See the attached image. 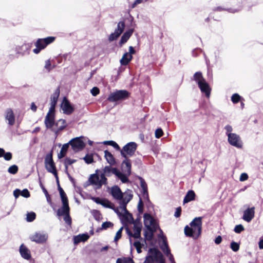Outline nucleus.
Returning a JSON list of instances; mask_svg holds the SVG:
<instances>
[{"mask_svg": "<svg viewBox=\"0 0 263 263\" xmlns=\"http://www.w3.org/2000/svg\"><path fill=\"white\" fill-rule=\"evenodd\" d=\"M134 31V28H130L123 33L119 42V45L120 47H122L124 44L127 42L128 39L132 35Z\"/></svg>", "mask_w": 263, "mask_h": 263, "instance_id": "6ab92c4d", "label": "nucleus"}, {"mask_svg": "<svg viewBox=\"0 0 263 263\" xmlns=\"http://www.w3.org/2000/svg\"><path fill=\"white\" fill-rule=\"evenodd\" d=\"M60 95V89L58 88L55 89L54 93L52 95L50 99V105L52 107L55 106Z\"/></svg>", "mask_w": 263, "mask_h": 263, "instance_id": "c9c22d12", "label": "nucleus"}, {"mask_svg": "<svg viewBox=\"0 0 263 263\" xmlns=\"http://www.w3.org/2000/svg\"><path fill=\"white\" fill-rule=\"evenodd\" d=\"M101 202L102 204H100L102 205L103 207L112 209V203L107 199H102V201Z\"/></svg>", "mask_w": 263, "mask_h": 263, "instance_id": "8fccbe9b", "label": "nucleus"}, {"mask_svg": "<svg viewBox=\"0 0 263 263\" xmlns=\"http://www.w3.org/2000/svg\"><path fill=\"white\" fill-rule=\"evenodd\" d=\"M160 247L163 253L168 256L170 254L171 250L169 248L168 245L167 243L166 237L162 235V242L161 245H160Z\"/></svg>", "mask_w": 263, "mask_h": 263, "instance_id": "a878e982", "label": "nucleus"}, {"mask_svg": "<svg viewBox=\"0 0 263 263\" xmlns=\"http://www.w3.org/2000/svg\"><path fill=\"white\" fill-rule=\"evenodd\" d=\"M152 259L157 263H165V258L162 253L156 247L150 248L146 258Z\"/></svg>", "mask_w": 263, "mask_h": 263, "instance_id": "f03ea898", "label": "nucleus"}, {"mask_svg": "<svg viewBox=\"0 0 263 263\" xmlns=\"http://www.w3.org/2000/svg\"><path fill=\"white\" fill-rule=\"evenodd\" d=\"M54 67V65H52L50 60L45 61L44 69L46 72H50L51 69Z\"/></svg>", "mask_w": 263, "mask_h": 263, "instance_id": "49530a36", "label": "nucleus"}, {"mask_svg": "<svg viewBox=\"0 0 263 263\" xmlns=\"http://www.w3.org/2000/svg\"><path fill=\"white\" fill-rule=\"evenodd\" d=\"M35 214L34 212H30L27 214L26 220L28 222H32L35 218Z\"/></svg>", "mask_w": 263, "mask_h": 263, "instance_id": "13d9d810", "label": "nucleus"}, {"mask_svg": "<svg viewBox=\"0 0 263 263\" xmlns=\"http://www.w3.org/2000/svg\"><path fill=\"white\" fill-rule=\"evenodd\" d=\"M119 200V204L121 209H122V210H126L127 203L131 200V196L127 199H126V198H123Z\"/></svg>", "mask_w": 263, "mask_h": 263, "instance_id": "a19ab883", "label": "nucleus"}, {"mask_svg": "<svg viewBox=\"0 0 263 263\" xmlns=\"http://www.w3.org/2000/svg\"><path fill=\"white\" fill-rule=\"evenodd\" d=\"M123 32L121 29L116 28L114 32L111 33L108 36V41L111 42L116 40Z\"/></svg>", "mask_w": 263, "mask_h": 263, "instance_id": "72a5a7b5", "label": "nucleus"}, {"mask_svg": "<svg viewBox=\"0 0 263 263\" xmlns=\"http://www.w3.org/2000/svg\"><path fill=\"white\" fill-rule=\"evenodd\" d=\"M13 195L15 199L17 198L19 196L25 198H28L30 197V193L27 189H24L23 191H21L20 189H16L13 191Z\"/></svg>", "mask_w": 263, "mask_h": 263, "instance_id": "cd10ccee", "label": "nucleus"}, {"mask_svg": "<svg viewBox=\"0 0 263 263\" xmlns=\"http://www.w3.org/2000/svg\"><path fill=\"white\" fill-rule=\"evenodd\" d=\"M112 174H114L123 183H128L129 180L126 174L121 172L117 167H112Z\"/></svg>", "mask_w": 263, "mask_h": 263, "instance_id": "f3484780", "label": "nucleus"}, {"mask_svg": "<svg viewBox=\"0 0 263 263\" xmlns=\"http://www.w3.org/2000/svg\"><path fill=\"white\" fill-rule=\"evenodd\" d=\"M114 224L110 222L106 221L105 222H103L101 226V228L100 229L101 230H106L107 229L113 227Z\"/></svg>", "mask_w": 263, "mask_h": 263, "instance_id": "603ef678", "label": "nucleus"}, {"mask_svg": "<svg viewBox=\"0 0 263 263\" xmlns=\"http://www.w3.org/2000/svg\"><path fill=\"white\" fill-rule=\"evenodd\" d=\"M122 164L123 165H125V167L126 170H123V171L125 172L124 174H126L128 178V176L130 175L132 173V164L130 162V160L127 157L126 158H124V160L123 161Z\"/></svg>", "mask_w": 263, "mask_h": 263, "instance_id": "bb28decb", "label": "nucleus"}, {"mask_svg": "<svg viewBox=\"0 0 263 263\" xmlns=\"http://www.w3.org/2000/svg\"><path fill=\"white\" fill-rule=\"evenodd\" d=\"M241 8L234 9L232 8L226 9L225 8L222 7L221 6H218L215 7L213 9L214 11H227L230 13H234L240 11Z\"/></svg>", "mask_w": 263, "mask_h": 263, "instance_id": "e433bc0d", "label": "nucleus"}, {"mask_svg": "<svg viewBox=\"0 0 263 263\" xmlns=\"http://www.w3.org/2000/svg\"><path fill=\"white\" fill-rule=\"evenodd\" d=\"M69 147V145L68 142L63 145L60 153L58 155L59 159H61L66 156Z\"/></svg>", "mask_w": 263, "mask_h": 263, "instance_id": "58836bf2", "label": "nucleus"}, {"mask_svg": "<svg viewBox=\"0 0 263 263\" xmlns=\"http://www.w3.org/2000/svg\"><path fill=\"white\" fill-rule=\"evenodd\" d=\"M60 194L62 202V206L61 208L69 207L68 201L65 193L63 192Z\"/></svg>", "mask_w": 263, "mask_h": 263, "instance_id": "79ce46f5", "label": "nucleus"}, {"mask_svg": "<svg viewBox=\"0 0 263 263\" xmlns=\"http://www.w3.org/2000/svg\"><path fill=\"white\" fill-rule=\"evenodd\" d=\"M45 168L48 172L54 175L57 181L58 182V177L56 171L55 166L52 159V154H47L45 159Z\"/></svg>", "mask_w": 263, "mask_h": 263, "instance_id": "39448f33", "label": "nucleus"}, {"mask_svg": "<svg viewBox=\"0 0 263 263\" xmlns=\"http://www.w3.org/2000/svg\"><path fill=\"white\" fill-rule=\"evenodd\" d=\"M124 213L125 215L124 216V218L126 220L128 221V217L127 215H128L130 217V219H131V221H130V223H133L134 222V218L133 217V215L131 213H130L127 210H124Z\"/></svg>", "mask_w": 263, "mask_h": 263, "instance_id": "680f3d73", "label": "nucleus"}, {"mask_svg": "<svg viewBox=\"0 0 263 263\" xmlns=\"http://www.w3.org/2000/svg\"><path fill=\"white\" fill-rule=\"evenodd\" d=\"M31 48V43H24L21 46L16 47V50L17 53L21 55H24L26 54H29V51Z\"/></svg>", "mask_w": 263, "mask_h": 263, "instance_id": "4468645a", "label": "nucleus"}, {"mask_svg": "<svg viewBox=\"0 0 263 263\" xmlns=\"http://www.w3.org/2000/svg\"><path fill=\"white\" fill-rule=\"evenodd\" d=\"M116 263H133V259L132 258L128 257H120L117 258Z\"/></svg>", "mask_w": 263, "mask_h": 263, "instance_id": "37998d69", "label": "nucleus"}, {"mask_svg": "<svg viewBox=\"0 0 263 263\" xmlns=\"http://www.w3.org/2000/svg\"><path fill=\"white\" fill-rule=\"evenodd\" d=\"M110 194L116 200L122 199L123 198L124 194L118 185H114L111 187Z\"/></svg>", "mask_w": 263, "mask_h": 263, "instance_id": "a211bd4d", "label": "nucleus"}, {"mask_svg": "<svg viewBox=\"0 0 263 263\" xmlns=\"http://www.w3.org/2000/svg\"><path fill=\"white\" fill-rule=\"evenodd\" d=\"M193 79L194 81H196L197 84H198V82L202 81L203 79H204L203 76L202 72L200 71L196 72L193 76Z\"/></svg>", "mask_w": 263, "mask_h": 263, "instance_id": "a18cd8bd", "label": "nucleus"}, {"mask_svg": "<svg viewBox=\"0 0 263 263\" xmlns=\"http://www.w3.org/2000/svg\"><path fill=\"white\" fill-rule=\"evenodd\" d=\"M104 157L107 162L110 165H114L116 164V160L112 154L107 150L104 151Z\"/></svg>", "mask_w": 263, "mask_h": 263, "instance_id": "7c9ffc66", "label": "nucleus"}, {"mask_svg": "<svg viewBox=\"0 0 263 263\" xmlns=\"http://www.w3.org/2000/svg\"><path fill=\"white\" fill-rule=\"evenodd\" d=\"M241 98V97L239 94L235 93L232 96L231 101L234 104H236L240 101Z\"/></svg>", "mask_w": 263, "mask_h": 263, "instance_id": "09e8293b", "label": "nucleus"}, {"mask_svg": "<svg viewBox=\"0 0 263 263\" xmlns=\"http://www.w3.org/2000/svg\"><path fill=\"white\" fill-rule=\"evenodd\" d=\"M125 27V23L123 21H120L117 24V28L121 29L122 31H124Z\"/></svg>", "mask_w": 263, "mask_h": 263, "instance_id": "774afa93", "label": "nucleus"}, {"mask_svg": "<svg viewBox=\"0 0 263 263\" xmlns=\"http://www.w3.org/2000/svg\"><path fill=\"white\" fill-rule=\"evenodd\" d=\"M198 86L201 92L204 93L206 98H209L211 94V88L205 79H203L202 81H199Z\"/></svg>", "mask_w": 263, "mask_h": 263, "instance_id": "f8f14e48", "label": "nucleus"}, {"mask_svg": "<svg viewBox=\"0 0 263 263\" xmlns=\"http://www.w3.org/2000/svg\"><path fill=\"white\" fill-rule=\"evenodd\" d=\"M244 230L245 228L241 224L236 225L234 229V231L237 234H240Z\"/></svg>", "mask_w": 263, "mask_h": 263, "instance_id": "6e6d98bb", "label": "nucleus"}, {"mask_svg": "<svg viewBox=\"0 0 263 263\" xmlns=\"http://www.w3.org/2000/svg\"><path fill=\"white\" fill-rule=\"evenodd\" d=\"M82 241V234H79L73 237V242L74 245H77Z\"/></svg>", "mask_w": 263, "mask_h": 263, "instance_id": "e2e57ef3", "label": "nucleus"}, {"mask_svg": "<svg viewBox=\"0 0 263 263\" xmlns=\"http://www.w3.org/2000/svg\"><path fill=\"white\" fill-rule=\"evenodd\" d=\"M71 149L74 153L82 150V136L72 138L68 142Z\"/></svg>", "mask_w": 263, "mask_h": 263, "instance_id": "0eeeda50", "label": "nucleus"}, {"mask_svg": "<svg viewBox=\"0 0 263 263\" xmlns=\"http://www.w3.org/2000/svg\"><path fill=\"white\" fill-rule=\"evenodd\" d=\"M71 181L74 188V198L75 199V201L79 204H80L81 202L80 197H82V189L81 186H78L76 184V182H75L73 179H71Z\"/></svg>", "mask_w": 263, "mask_h": 263, "instance_id": "2eb2a0df", "label": "nucleus"}, {"mask_svg": "<svg viewBox=\"0 0 263 263\" xmlns=\"http://www.w3.org/2000/svg\"><path fill=\"white\" fill-rule=\"evenodd\" d=\"M125 196L123 195V198H126V199H128L130 196H131V200L133 197V195L132 194V191L129 189H127V190L123 193Z\"/></svg>", "mask_w": 263, "mask_h": 263, "instance_id": "0e129e2a", "label": "nucleus"}, {"mask_svg": "<svg viewBox=\"0 0 263 263\" xmlns=\"http://www.w3.org/2000/svg\"><path fill=\"white\" fill-rule=\"evenodd\" d=\"M102 143L104 145H108L112 146L116 150H120V147L117 142L112 140L104 141Z\"/></svg>", "mask_w": 263, "mask_h": 263, "instance_id": "ea45409f", "label": "nucleus"}, {"mask_svg": "<svg viewBox=\"0 0 263 263\" xmlns=\"http://www.w3.org/2000/svg\"><path fill=\"white\" fill-rule=\"evenodd\" d=\"M112 167L110 165L106 166L103 169V173H104L108 177H110L112 174Z\"/></svg>", "mask_w": 263, "mask_h": 263, "instance_id": "5fc2aeb1", "label": "nucleus"}, {"mask_svg": "<svg viewBox=\"0 0 263 263\" xmlns=\"http://www.w3.org/2000/svg\"><path fill=\"white\" fill-rule=\"evenodd\" d=\"M18 171V167L16 165H13L10 166L8 170V172L12 174H15Z\"/></svg>", "mask_w": 263, "mask_h": 263, "instance_id": "052dcab7", "label": "nucleus"}, {"mask_svg": "<svg viewBox=\"0 0 263 263\" xmlns=\"http://www.w3.org/2000/svg\"><path fill=\"white\" fill-rule=\"evenodd\" d=\"M230 248L234 252H237L239 249V243L232 241L230 244Z\"/></svg>", "mask_w": 263, "mask_h": 263, "instance_id": "864d4df0", "label": "nucleus"}, {"mask_svg": "<svg viewBox=\"0 0 263 263\" xmlns=\"http://www.w3.org/2000/svg\"><path fill=\"white\" fill-rule=\"evenodd\" d=\"M58 216H64V220L69 226H71V219L69 215V207L60 208L57 212Z\"/></svg>", "mask_w": 263, "mask_h": 263, "instance_id": "6e6552de", "label": "nucleus"}, {"mask_svg": "<svg viewBox=\"0 0 263 263\" xmlns=\"http://www.w3.org/2000/svg\"><path fill=\"white\" fill-rule=\"evenodd\" d=\"M190 224L194 230L197 231V237H198L201 234L202 230V217H195Z\"/></svg>", "mask_w": 263, "mask_h": 263, "instance_id": "ddd939ff", "label": "nucleus"}, {"mask_svg": "<svg viewBox=\"0 0 263 263\" xmlns=\"http://www.w3.org/2000/svg\"><path fill=\"white\" fill-rule=\"evenodd\" d=\"M229 143L237 148H241L243 146V143L239 135L235 134H229L228 136Z\"/></svg>", "mask_w": 263, "mask_h": 263, "instance_id": "423d86ee", "label": "nucleus"}, {"mask_svg": "<svg viewBox=\"0 0 263 263\" xmlns=\"http://www.w3.org/2000/svg\"><path fill=\"white\" fill-rule=\"evenodd\" d=\"M88 181L90 184L95 185V189L98 190L101 188V184L100 183V177L99 174H91Z\"/></svg>", "mask_w": 263, "mask_h": 263, "instance_id": "aec40b11", "label": "nucleus"}, {"mask_svg": "<svg viewBox=\"0 0 263 263\" xmlns=\"http://www.w3.org/2000/svg\"><path fill=\"white\" fill-rule=\"evenodd\" d=\"M61 108L64 114H70L72 112L73 108L68 100L64 98L61 104Z\"/></svg>", "mask_w": 263, "mask_h": 263, "instance_id": "5701e85b", "label": "nucleus"}, {"mask_svg": "<svg viewBox=\"0 0 263 263\" xmlns=\"http://www.w3.org/2000/svg\"><path fill=\"white\" fill-rule=\"evenodd\" d=\"M5 119L6 122L10 126H12L14 124L15 121V116L12 109H8L6 111Z\"/></svg>", "mask_w": 263, "mask_h": 263, "instance_id": "412c9836", "label": "nucleus"}, {"mask_svg": "<svg viewBox=\"0 0 263 263\" xmlns=\"http://www.w3.org/2000/svg\"><path fill=\"white\" fill-rule=\"evenodd\" d=\"M255 215V207L249 208L243 212L242 219L248 222H250L254 218Z\"/></svg>", "mask_w": 263, "mask_h": 263, "instance_id": "dca6fc26", "label": "nucleus"}, {"mask_svg": "<svg viewBox=\"0 0 263 263\" xmlns=\"http://www.w3.org/2000/svg\"><path fill=\"white\" fill-rule=\"evenodd\" d=\"M20 254L24 259L29 260L31 258L30 251L23 244L20 247Z\"/></svg>", "mask_w": 263, "mask_h": 263, "instance_id": "4be33fe9", "label": "nucleus"}, {"mask_svg": "<svg viewBox=\"0 0 263 263\" xmlns=\"http://www.w3.org/2000/svg\"><path fill=\"white\" fill-rule=\"evenodd\" d=\"M45 124L47 128H51L52 130L54 125V116L52 114L48 112L45 119Z\"/></svg>", "mask_w": 263, "mask_h": 263, "instance_id": "393cba45", "label": "nucleus"}, {"mask_svg": "<svg viewBox=\"0 0 263 263\" xmlns=\"http://www.w3.org/2000/svg\"><path fill=\"white\" fill-rule=\"evenodd\" d=\"M91 213H92V215H93L94 218L97 221H99L101 219V218H102L101 214L99 211L97 210H93L91 212Z\"/></svg>", "mask_w": 263, "mask_h": 263, "instance_id": "de8ad7c7", "label": "nucleus"}, {"mask_svg": "<svg viewBox=\"0 0 263 263\" xmlns=\"http://www.w3.org/2000/svg\"><path fill=\"white\" fill-rule=\"evenodd\" d=\"M196 194L195 192L190 190L187 191L183 199V203H187L195 199Z\"/></svg>", "mask_w": 263, "mask_h": 263, "instance_id": "c85d7f7f", "label": "nucleus"}, {"mask_svg": "<svg viewBox=\"0 0 263 263\" xmlns=\"http://www.w3.org/2000/svg\"><path fill=\"white\" fill-rule=\"evenodd\" d=\"M105 175L104 173H102L100 174V183L101 184V186L102 185L104 184L106 185L107 183V179L105 177Z\"/></svg>", "mask_w": 263, "mask_h": 263, "instance_id": "4d7b16f0", "label": "nucleus"}, {"mask_svg": "<svg viewBox=\"0 0 263 263\" xmlns=\"http://www.w3.org/2000/svg\"><path fill=\"white\" fill-rule=\"evenodd\" d=\"M144 224L145 228L159 227L156 220L152 217L151 214L145 213L143 215Z\"/></svg>", "mask_w": 263, "mask_h": 263, "instance_id": "9b49d317", "label": "nucleus"}, {"mask_svg": "<svg viewBox=\"0 0 263 263\" xmlns=\"http://www.w3.org/2000/svg\"><path fill=\"white\" fill-rule=\"evenodd\" d=\"M134 235L133 237L135 239H139L140 240H143V238L141 236V232L142 229V224L141 222L139 223H134Z\"/></svg>", "mask_w": 263, "mask_h": 263, "instance_id": "b1692460", "label": "nucleus"}, {"mask_svg": "<svg viewBox=\"0 0 263 263\" xmlns=\"http://www.w3.org/2000/svg\"><path fill=\"white\" fill-rule=\"evenodd\" d=\"M202 52V50L200 48H196L193 50L192 54V56L194 57H197L198 56L199 54Z\"/></svg>", "mask_w": 263, "mask_h": 263, "instance_id": "69168bd1", "label": "nucleus"}, {"mask_svg": "<svg viewBox=\"0 0 263 263\" xmlns=\"http://www.w3.org/2000/svg\"><path fill=\"white\" fill-rule=\"evenodd\" d=\"M55 125L57 127V129L52 128V131L57 134L65 127V121L64 119H60L57 122Z\"/></svg>", "mask_w": 263, "mask_h": 263, "instance_id": "f704fd0d", "label": "nucleus"}, {"mask_svg": "<svg viewBox=\"0 0 263 263\" xmlns=\"http://www.w3.org/2000/svg\"><path fill=\"white\" fill-rule=\"evenodd\" d=\"M133 56L130 55L128 52H125L122 56L120 62L121 65L126 66L132 60Z\"/></svg>", "mask_w": 263, "mask_h": 263, "instance_id": "2f4dec72", "label": "nucleus"}, {"mask_svg": "<svg viewBox=\"0 0 263 263\" xmlns=\"http://www.w3.org/2000/svg\"><path fill=\"white\" fill-rule=\"evenodd\" d=\"M159 228V227H148L146 228V229L144 230V238L141 241H143L146 246H147L146 241H151L153 239L154 233L156 232L157 229Z\"/></svg>", "mask_w": 263, "mask_h": 263, "instance_id": "9d476101", "label": "nucleus"}, {"mask_svg": "<svg viewBox=\"0 0 263 263\" xmlns=\"http://www.w3.org/2000/svg\"><path fill=\"white\" fill-rule=\"evenodd\" d=\"M123 229V227H121L120 229L117 232L115 237L114 238V241L116 242L121 238Z\"/></svg>", "mask_w": 263, "mask_h": 263, "instance_id": "bf43d9fd", "label": "nucleus"}, {"mask_svg": "<svg viewBox=\"0 0 263 263\" xmlns=\"http://www.w3.org/2000/svg\"><path fill=\"white\" fill-rule=\"evenodd\" d=\"M184 234L186 236L190 237H194L195 236H196V238H197V231L194 230L193 228L191 227V226L190 227L189 226H186L184 228Z\"/></svg>", "mask_w": 263, "mask_h": 263, "instance_id": "c756f323", "label": "nucleus"}, {"mask_svg": "<svg viewBox=\"0 0 263 263\" xmlns=\"http://www.w3.org/2000/svg\"><path fill=\"white\" fill-rule=\"evenodd\" d=\"M139 200L137 206V209L139 213L140 214H142L143 212V207H144V204L142 202L141 197L139 196Z\"/></svg>", "mask_w": 263, "mask_h": 263, "instance_id": "3c124183", "label": "nucleus"}, {"mask_svg": "<svg viewBox=\"0 0 263 263\" xmlns=\"http://www.w3.org/2000/svg\"><path fill=\"white\" fill-rule=\"evenodd\" d=\"M48 237V234L44 232H36L32 235L30 238L32 241L38 243H42L46 241Z\"/></svg>", "mask_w": 263, "mask_h": 263, "instance_id": "1a4fd4ad", "label": "nucleus"}, {"mask_svg": "<svg viewBox=\"0 0 263 263\" xmlns=\"http://www.w3.org/2000/svg\"><path fill=\"white\" fill-rule=\"evenodd\" d=\"M138 178L140 180V186L143 190L142 193L143 194L146 193L147 191L148 190H147V184H146L145 181L142 177H138Z\"/></svg>", "mask_w": 263, "mask_h": 263, "instance_id": "c03bdc74", "label": "nucleus"}, {"mask_svg": "<svg viewBox=\"0 0 263 263\" xmlns=\"http://www.w3.org/2000/svg\"><path fill=\"white\" fill-rule=\"evenodd\" d=\"M129 92L126 90H117L108 96L107 100L110 102L123 101L129 98Z\"/></svg>", "mask_w": 263, "mask_h": 263, "instance_id": "f257e3e1", "label": "nucleus"}, {"mask_svg": "<svg viewBox=\"0 0 263 263\" xmlns=\"http://www.w3.org/2000/svg\"><path fill=\"white\" fill-rule=\"evenodd\" d=\"M137 148V144L135 142H129L126 144L120 151L121 155L124 158H126L127 155L132 156L134 155Z\"/></svg>", "mask_w": 263, "mask_h": 263, "instance_id": "20e7f679", "label": "nucleus"}, {"mask_svg": "<svg viewBox=\"0 0 263 263\" xmlns=\"http://www.w3.org/2000/svg\"><path fill=\"white\" fill-rule=\"evenodd\" d=\"M96 155L97 157H99V155L96 154H87L84 157H83V160L85 161V162L88 164H91L93 162H95L94 159H93V155Z\"/></svg>", "mask_w": 263, "mask_h": 263, "instance_id": "4c0bfd02", "label": "nucleus"}, {"mask_svg": "<svg viewBox=\"0 0 263 263\" xmlns=\"http://www.w3.org/2000/svg\"><path fill=\"white\" fill-rule=\"evenodd\" d=\"M163 132L161 128H158L155 130V137L156 138H159L163 135Z\"/></svg>", "mask_w": 263, "mask_h": 263, "instance_id": "338daca9", "label": "nucleus"}, {"mask_svg": "<svg viewBox=\"0 0 263 263\" xmlns=\"http://www.w3.org/2000/svg\"><path fill=\"white\" fill-rule=\"evenodd\" d=\"M55 40V37L53 36H48L44 39H39L35 43L36 48L33 50L35 54H38L40 51L44 49L46 47L52 43Z\"/></svg>", "mask_w": 263, "mask_h": 263, "instance_id": "7ed1b4c3", "label": "nucleus"}, {"mask_svg": "<svg viewBox=\"0 0 263 263\" xmlns=\"http://www.w3.org/2000/svg\"><path fill=\"white\" fill-rule=\"evenodd\" d=\"M123 32L121 29L116 28L114 32L111 33L108 36V41L111 42L116 40Z\"/></svg>", "mask_w": 263, "mask_h": 263, "instance_id": "473e14b6", "label": "nucleus"}]
</instances>
